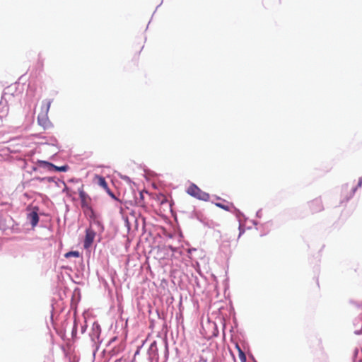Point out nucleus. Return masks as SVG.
<instances>
[{"label": "nucleus", "instance_id": "obj_5", "mask_svg": "<svg viewBox=\"0 0 362 362\" xmlns=\"http://www.w3.org/2000/svg\"><path fill=\"white\" fill-rule=\"evenodd\" d=\"M78 194H79V197L81 201L82 206H87L88 205V202L90 200V197L84 192L83 185L80 188H78Z\"/></svg>", "mask_w": 362, "mask_h": 362}, {"label": "nucleus", "instance_id": "obj_16", "mask_svg": "<svg viewBox=\"0 0 362 362\" xmlns=\"http://www.w3.org/2000/svg\"><path fill=\"white\" fill-rule=\"evenodd\" d=\"M105 191L107 192V194L114 199L118 200L115 195L111 192V190L107 187V189H105Z\"/></svg>", "mask_w": 362, "mask_h": 362}, {"label": "nucleus", "instance_id": "obj_14", "mask_svg": "<svg viewBox=\"0 0 362 362\" xmlns=\"http://www.w3.org/2000/svg\"><path fill=\"white\" fill-rule=\"evenodd\" d=\"M65 257H79V252H77V251H71V252H69L65 254Z\"/></svg>", "mask_w": 362, "mask_h": 362}, {"label": "nucleus", "instance_id": "obj_2", "mask_svg": "<svg viewBox=\"0 0 362 362\" xmlns=\"http://www.w3.org/2000/svg\"><path fill=\"white\" fill-rule=\"evenodd\" d=\"M187 193L197 199L207 201L209 199V194L201 190L196 185L191 184L187 189Z\"/></svg>", "mask_w": 362, "mask_h": 362}, {"label": "nucleus", "instance_id": "obj_18", "mask_svg": "<svg viewBox=\"0 0 362 362\" xmlns=\"http://www.w3.org/2000/svg\"><path fill=\"white\" fill-rule=\"evenodd\" d=\"M361 185H362V178H360L359 180H358V185H357L356 187H361Z\"/></svg>", "mask_w": 362, "mask_h": 362}, {"label": "nucleus", "instance_id": "obj_10", "mask_svg": "<svg viewBox=\"0 0 362 362\" xmlns=\"http://www.w3.org/2000/svg\"><path fill=\"white\" fill-rule=\"evenodd\" d=\"M215 205L225 211H230L231 210V208L233 207V204H230V205H225L221 203L217 202V203H215Z\"/></svg>", "mask_w": 362, "mask_h": 362}, {"label": "nucleus", "instance_id": "obj_19", "mask_svg": "<svg viewBox=\"0 0 362 362\" xmlns=\"http://www.w3.org/2000/svg\"><path fill=\"white\" fill-rule=\"evenodd\" d=\"M64 191H66V192H68V187H65V188L64 189Z\"/></svg>", "mask_w": 362, "mask_h": 362}, {"label": "nucleus", "instance_id": "obj_8", "mask_svg": "<svg viewBox=\"0 0 362 362\" xmlns=\"http://www.w3.org/2000/svg\"><path fill=\"white\" fill-rule=\"evenodd\" d=\"M98 180V184L101 186L104 189H107L108 185L105 179L100 175H95V177Z\"/></svg>", "mask_w": 362, "mask_h": 362}, {"label": "nucleus", "instance_id": "obj_1", "mask_svg": "<svg viewBox=\"0 0 362 362\" xmlns=\"http://www.w3.org/2000/svg\"><path fill=\"white\" fill-rule=\"evenodd\" d=\"M52 101L49 100H44L41 102L40 110L37 115L38 124L45 129L50 126V122L48 118V112Z\"/></svg>", "mask_w": 362, "mask_h": 362}, {"label": "nucleus", "instance_id": "obj_7", "mask_svg": "<svg viewBox=\"0 0 362 362\" xmlns=\"http://www.w3.org/2000/svg\"><path fill=\"white\" fill-rule=\"evenodd\" d=\"M354 332L356 334H362V320H357L356 322L354 324Z\"/></svg>", "mask_w": 362, "mask_h": 362}, {"label": "nucleus", "instance_id": "obj_17", "mask_svg": "<svg viewBox=\"0 0 362 362\" xmlns=\"http://www.w3.org/2000/svg\"><path fill=\"white\" fill-rule=\"evenodd\" d=\"M76 332H77V324H76V322L75 320L74 321V327H73V330H72V336H75L76 334Z\"/></svg>", "mask_w": 362, "mask_h": 362}, {"label": "nucleus", "instance_id": "obj_9", "mask_svg": "<svg viewBox=\"0 0 362 362\" xmlns=\"http://www.w3.org/2000/svg\"><path fill=\"white\" fill-rule=\"evenodd\" d=\"M353 362H362V349L354 351Z\"/></svg>", "mask_w": 362, "mask_h": 362}, {"label": "nucleus", "instance_id": "obj_6", "mask_svg": "<svg viewBox=\"0 0 362 362\" xmlns=\"http://www.w3.org/2000/svg\"><path fill=\"white\" fill-rule=\"evenodd\" d=\"M28 219L33 227L37 226L39 221V216L36 211H32L28 214Z\"/></svg>", "mask_w": 362, "mask_h": 362}, {"label": "nucleus", "instance_id": "obj_12", "mask_svg": "<svg viewBox=\"0 0 362 362\" xmlns=\"http://www.w3.org/2000/svg\"><path fill=\"white\" fill-rule=\"evenodd\" d=\"M356 189V187H354V188L353 187L349 190V196L348 197H346V199H349L351 197H352V195L355 192ZM348 191H349V189H348L347 187H342V189H341V192H343L344 194H347L349 192Z\"/></svg>", "mask_w": 362, "mask_h": 362}, {"label": "nucleus", "instance_id": "obj_4", "mask_svg": "<svg viewBox=\"0 0 362 362\" xmlns=\"http://www.w3.org/2000/svg\"><path fill=\"white\" fill-rule=\"evenodd\" d=\"M95 237V232L93 229H91V228L86 229V236H85L84 243H83V246L85 248L88 249L92 245V244L94 241Z\"/></svg>", "mask_w": 362, "mask_h": 362}, {"label": "nucleus", "instance_id": "obj_11", "mask_svg": "<svg viewBox=\"0 0 362 362\" xmlns=\"http://www.w3.org/2000/svg\"><path fill=\"white\" fill-rule=\"evenodd\" d=\"M47 164H49L52 168H54L56 171L66 172L69 169V166L68 165H62V166H60V167H57V166H55L54 165H53L52 163H47Z\"/></svg>", "mask_w": 362, "mask_h": 362}, {"label": "nucleus", "instance_id": "obj_3", "mask_svg": "<svg viewBox=\"0 0 362 362\" xmlns=\"http://www.w3.org/2000/svg\"><path fill=\"white\" fill-rule=\"evenodd\" d=\"M308 208L313 214L321 212L324 209L322 202L320 199H315L310 201L308 203Z\"/></svg>", "mask_w": 362, "mask_h": 362}, {"label": "nucleus", "instance_id": "obj_13", "mask_svg": "<svg viewBox=\"0 0 362 362\" xmlns=\"http://www.w3.org/2000/svg\"><path fill=\"white\" fill-rule=\"evenodd\" d=\"M43 66H44V63H43V60L39 57L37 61H36V63H35V67L37 70H38L39 71H40L42 68H43Z\"/></svg>", "mask_w": 362, "mask_h": 362}, {"label": "nucleus", "instance_id": "obj_15", "mask_svg": "<svg viewBox=\"0 0 362 362\" xmlns=\"http://www.w3.org/2000/svg\"><path fill=\"white\" fill-rule=\"evenodd\" d=\"M239 358L241 362H246V356L245 353L238 347Z\"/></svg>", "mask_w": 362, "mask_h": 362}]
</instances>
